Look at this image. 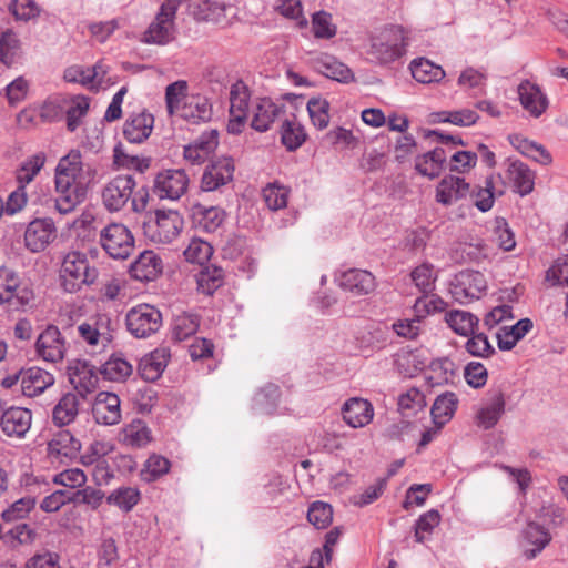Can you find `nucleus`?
Masks as SVG:
<instances>
[{"label":"nucleus","instance_id":"obj_55","mask_svg":"<svg viewBox=\"0 0 568 568\" xmlns=\"http://www.w3.org/2000/svg\"><path fill=\"white\" fill-rule=\"evenodd\" d=\"M465 344V349L471 356L487 358L495 354V348L489 343L485 333H478L477 329L468 336Z\"/></svg>","mask_w":568,"mask_h":568},{"label":"nucleus","instance_id":"obj_39","mask_svg":"<svg viewBox=\"0 0 568 568\" xmlns=\"http://www.w3.org/2000/svg\"><path fill=\"white\" fill-rule=\"evenodd\" d=\"M458 399L455 393L446 392L435 399L430 414L434 424L440 428L448 423L455 414Z\"/></svg>","mask_w":568,"mask_h":568},{"label":"nucleus","instance_id":"obj_27","mask_svg":"<svg viewBox=\"0 0 568 568\" xmlns=\"http://www.w3.org/2000/svg\"><path fill=\"white\" fill-rule=\"evenodd\" d=\"M343 419L353 428L364 427L369 424L374 416L372 404L363 398H349L342 408Z\"/></svg>","mask_w":568,"mask_h":568},{"label":"nucleus","instance_id":"obj_20","mask_svg":"<svg viewBox=\"0 0 568 568\" xmlns=\"http://www.w3.org/2000/svg\"><path fill=\"white\" fill-rule=\"evenodd\" d=\"M32 413L23 407H10L0 418L2 432L9 437H23L31 427Z\"/></svg>","mask_w":568,"mask_h":568},{"label":"nucleus","instance_id":"obj_19","mask_svg":"<svg viewBox=\"0 0 568 568\" xmlns=\"http://www.w3.org/2000/svg\"><path fill=\"white\" fill-rule=\"evenodd\" d=\"M163 272L162 258L152 250L140 253L138 258L130 266V274L140 282L156 280Z\"/></svg>","mask_w":568,"mask_h":568},{"label":"nucleus","instance_id":"obj_45","mask_svg":"<svg viewBox=\"0 0 568 568\" xmlns=\"http://www.w3.org/2000/svg\"><path fill=\"white\" fill-rule=\"evenodd\" d=\"M223 281L224 271L215 265L204 266L196 276L199 290L206 295H212L222 286Z\"/></svg>","mask_w":568,"mask_h":568},{"label":"nucleus","instance_id":"obj_5","mask_svg":"<svg viewBox=\"0 0 568 568\" xmlns=\"http://www.w3.org/2000/svg\"><path fill=\"white\" fill-rule=\"evenodd\" d=\"M179 6V0H165L154 20L144 31L142 41L148 44H168L173 39L174 20Z\"/></svg>","mask_w":568,"mask_h":568},{"label":"nucleus","instance_id":"obj_9","mask_svg":"<svg viewBox=\"0 0 568 568\" xmlns=\"http://www.w3.org/2000/svg\"><path fill=\"white\" fill-rule=\"evenodd\" d=\"M235 171L231 156H216L210 160L201 178V190L213 192L233 181Z\"/></svg>","mask_w":568,"mask_h":568},{"label":"nucleus","instance_id":"obj_23","mask_svg":"<svg viewBox=\"0 0 568 568\" xmlns=\"http://www.w3.org/2000/svg\"><path fill=\"white\" fill-rule=\"evenodd\" d=\"M219 145V133L210 130L202 133L191 144L184 146V159L192 164H200L214 153Z\"/></svg>","mask_w":568,"mask_h":568},{"label":"nucleus","instance_id":"obj_6","mask_svg":"<svg viewBox=\"0 0 568 568\" xmlns=\"http://www.w3.org/2000/svg\"><path fill=\"white\" fill-rule=\"evenodd\" d=\"M125 324L135 338H148L162 326V314L153 305L139 304L128 311Z\"/></svg>","mask_w":568,"mask_h":568},{"label":"nucleus","instance_id":"obj_8","mask_svg":"<svg viewBox=\"0 0 568 568\" xmlns=\"http://www.w3.org/2000/svg\"><path fill=\"white\" fill-rule=\"evenodd\" d=\"M189 176L182 169L159 172L153 181V193L161 200H179L189 187Z\"/></svg>","mask_w":568,"mask_h":568},{"label":"nucleus","instance_id":"obj_30","mask_svg":"<svg viewBox=\"0 0 568 568\" xmlns=\"http://www.w3.org/2000/svg\"><path fill=\"white\" fill-rule=\"evenodd\" d=\"M521 535L524 547L527 545L534 546V548H525L524 550L527 560L536 558L551 540L549 531L535 521H529Z\"/></svg>","mask_w":568,"mask_h":568},{"label":"nucleus","instance_id":"obj_36","mask_svg":"<svg viewBox=\"0 0 568 568\" xmlns=\"http://www.w3.org/2000/svg\"><path fill=\"white\" fill-rule=\"evenodd\" d=\"M412 77L420 83L429 84L442 81L445 77L444 69L426 58H416L409 63Z\"/></svg>","mask_w":568,"mask_h":568},{"label":"nucleus","instance_id":"obj_43","mask_svg":"<svg viewBox=\"0 0 568 568\" xmlns=\"http://www.w3.org/2000/svg\"><path fill=\"white\" fill-rule=\"evenodd\" d=\"M448 326L460 336H469L478 328L479 320L467 311L455 310L446 314Z\"/></svg>","mask_w":568,"mask_h":568},{"label":"nucleus","instance_id":"obj_25","mask_svg":"<svg viewBox=\"0 0 568 568\" xmlns=\"http://www.w3.org/2000/svg\"><path fill=\"white\" fill-rule=\"evenodd\" d=\"M506 176L511 182L514 192L520 196H526L534 191L535 174L520 160L507 159Z\"/></svg>","mask_w":568,"mask_h":568},{"label":"nucleus","instance_id":"obj_42","mask_svg":"<svg viewBox=\"0 0 568 568\" xmlns=\"http://www.w3.org/2000/svg\"><path fill=\"white\" fill-rule=\"evenodd\" d=\"M100 374L104 379L112 382H123L133 372V366L129 363L123 354H113L100 368Z\"/></svg>","mask_w":568,"mask_h":568},{"label":"nucleus","instance_id":"obj_18","mask_svg":"<svg viewBox=\"0 0 568 568\" xmlns=\"http://www.w3.org/2000/svg\"><path fill=\"white\" fill-rule=\"evenodd\" d=\"M517 93L519 95L521 106L530 114V116L537 119L546 112L549 105V100L538 84L532 83L529 80H524L519 83Z\"/></svg>","mask_w":568,"mask_h":568},{"label":"nucleus","instance_id":"obj_49","mask_svg":"<svg viewBox=\"0 0 568 568\" xmlns=\"http://www.w3.org/2000/svg\"><path fill=\"white\" fill-rule=\"evenodd\" d=\"M200 327V316L197 314L184 313L174 320L172 335L178 342H182L195 334Z\"/></svg>","mask_w":568,"mask_h":568},{"label":"nucleus","instance_id":"obj_13","mask_svg":"<svg viewBox=\"0 0 568 568\" xmlns=\"http://www.w3.org/2000/svg\"><path fill=\"white\" fill-rule=\"evenodd\" d=\"M248 98L247 88L242 82L232 85L230 92V120L227 124V131L232 134L242 132V128L247 119Z\"/></svg>","mask_w":568,"mask_h":568},{"label":"nucleus","instance_id":"obj_11","mask_svg":"<svg viewBox=\"0 0 568 568\" xmlns=\"http://www.w3.org/2000/svg\"><path fill=\"white\" fill-rule=\"evenodd\" d=\"M136 182L130 174L113 178L102 191V200L111 212L120 211L130 200Z\"/></svg>","mask_w":568,"mask_h":568},{"label":"nucleus","instance_id":"obj_48","mask_svg":"<svg viewBox=\"0 0 568 568\" xmlns=\"http://www.w3.org/2000/svg\"><path fill=\"white\" fill-rule=\"evenodd\" d=\"M113 163L119 168L134 169L143 173L151 164L150 158H140L138 155L128 154L123 145L118 143L113 149Z\"/></svg>","mask_w":568,"mask_h":568},{"label":"nucleus","instance_id":"obj_32","mask_svg":"<svg viewBox=\"0 0 568 568\" xmlns=\"http://www.w3.org/2000/svg\"><path fill=\"white\" fill-rule=\"evenodd\" d=\"M505 412V398L501 390L497 389L490 393L488 403L483 406L476 415L478 426L489 429L493 428Z\"/></svg>","mask_w":568,"mask_h":568},{"label":"nucleus","instance_id":"obj_41","mask_svg":"<svg viewBox=\"0 0 568 568\" xmlns=\"http://www.w3.org/2000/svg\"><path fill=\"white\" fill-rule=\"evenodd\" d=\"M121 443L131 448L145 447L151 442V430L141 419H135L121 432Z\"/></svg>","mask_w":568,"mask_h":568},{"label":"nucleus","instance_id":"obj_50","mask_svg":"<svg viewBox=\"0 0 568 568\" xmlns=\"http://www.w3.org/2000/svg\"><path fill=\"white\" fill-rule=\"evenodd\" d=\"M329 102L321 97L311 98L307 102V112L313 125L320 130L329 123Z\"/></svg>","mask_w":568,"mask_h":568},{"label":"nucleus","instance_id":"obj_1","mask_svg":"<svg viewBox=\"0 0 568 568\" xmlns=\"http://www.w3.org/2000/svg\"><path fill=\"white\" fill-rule=\"evenodd\" d=\"M92 169L82 162L79 150H71L62 156L55 168V190L60 194L54 207L61 214H68L80 204L85 195V185Z\"/></svg>","mask_w":568,"mask_h":568},{"label":"nucleus","instance_id":"obj_47","mask_svg":"<svg viewBox=\"0 0 568 568\" xmlns=\"http://www.w3.org/2000/svg\"><path fill=\"white\" fill-rule=\"evenodd\" d=\"M306 140L304 128L295 120H284L281 128V141L288 151L297 150Z\"/></svg>","mask_w":568,"mask_h":568},{"label":"nucleus","instance_id":"obj_61","mask_svg":"<svg viewBox=\"0 0 568 568\" xmlns=\"http://www.w3.org/2000/svg\"><path fill=\"white\" fill-rule=\"evenodd\" d=\"M495 184H494V176H487L485 180V186L478 187L476 191L474 190L471 192V196L475 197V206L481 211L487 212L489 211L495 202Z\"/></svg>","mask_w":568,"mask_h":568},{"label":"nucleus","instance_id":"obj_62","mask_svg":"<svg viewBox=\"0 0 568 568\" xmlns=\"http://www.w3.org/2000/svg\"><path fill=\"white\" fill-rule=\"evenodd\" d=\"M89 99L85 97H77L67 110V128L70 132H74L81 122V119L89 110Z\"/></svg>","mask_w":568,"mask_h":568},{"label":"nucleus","instance_id":"obj_15","mask_svg":"<svg viewBox=\"0 0 568 568\" xmlns=\"http://www.w3.org/2000/svg\"><path fill=\"white\" fill-rule=\"evenodd\" d=\"M98 373L100 372L97 367L85 359H75L68 367L70 383L82 397L97 388L99 383Z\"/></svg>","mask_w":568,"mask_h":568},{"label":"nucleus","instance_id":"obj_54","mask_svg":"<svg viewBox=\"0 0 568 568\" xmlns=\"http://www.w3.org/2000/svg\"><path fill=\"white\" fill-rule=\"evenodd\" d=\"M308 521L317 529L326 528L333 520V508L324 501H314L308 507Z\"/></svg>","mask_w":568,"mask_h":568},{"label":"nucleus","instance_id":"obj_34","mask_svg":"<svg viewBox=\"0 0 568 568\" xmlns=\"http://www.w3.org/2000/svg\"><path fill=\"white\" fill-rule=\"evenodd\" d=\"M534 327L530 318H521L515 325L501 327L497 334V345L500 351L513 349L518 341L524 338Z\"/></svg>","mask_w":568,"mask_h":568},{"label":"nucleus","instance_id":"obj_26","mask_svg":"<svg viewBox=\"0 0 568 568\" xmlns=\"http://www.w3.org/2000/svg\"><path fill=\"white\" fill-rule=\"evenodd\" d=\"M285 111L283 103H275L270 98L258 100L254 109L251 126L258 132H266L271 129L272 123L278 119Z\"/></svg>","mask_w":568,"mask_h":568},{"label":"nucleus","instance_id":"obj_35","mask_svg":"<svg viewBox=\"0 0 568 568\" xmlns=\"http://www.w3.org/2000/svg\"><path fill=\"white\" fill-rule=\"evenodd\" d=\"M510 144L524 156L529 158L542 165H549L552 162L551 154L544 145L530 141L520 134H511L508 136Z\"/></svg>","mask_w":568,"mask_h":568},{"label":"nucleus","instance_id":"obj_60","mask_svg":"<svg viewBox=\"0 0 568 568\" xmlns=\"http://www.w3.org/2000/svg\"><path fill=\"white\" fill-rule=\"evenodd\" d=\"M170 462L159 455L150 456L144 465L141 473L143 480L151 483L166 474L170 469Z\"/></svg>","mask_w":568,"mask_h":568},{"label":"nucleus","instance_id":"obj_37","mask_svg":"<svg viewBox=\"0 0 568 568\" xmlns=\"http://www.w3.org/2000/svg\"><path fill=\"white\" fill-rule=\"evenodd\" d=\"M79 397L75 393L64 394L52 410V420L55 426L70 425L79 414Z\"/></svg>","mask_w":568,"mask_h":568},{"label":"nucleus","instance_id":"obj_40","mask_svg":"<svg viewBox=\"0 0 568 568\" xmlns=\"http://www.w3.org/2000/svg\"><path fill=\"white\" fill-rule=\"evenodd\" d=\"M81 449V442L70 430H61L48 444L50 455L75 457Z\"/></svg>","mask_w":568,"mask_h":568},{"label":"nucleus","instance_id":"obj_59","mask_svg":"<svg viewBox=\"0 0 568 568\" xmlns=\"http://www.w3.org/2000/svg\"><path fill=\"white\" fill-rule=\"evenodd\" d=\"M440 523V514L436 509H430L420 515L415 524V539L417 542H424L426 535H430Z\"/></svg>","mask_w":568,"mask_h":568},{"label":"nucleus","instance_id":"obj_44","mask_svg":"<svg viewBox=\"0 0 568 568\" xmlns=\"http://www.w3.org/2000/svg\"><path fill=\"white\" fill-rule=\"evenodd\" d=\"M318 70L325 77L342 83L354 81L353 71L346 64L331 55H326L318 61Z\"/></svg>","mask_w":568,"mask_h":568},{"label":"nucleus","instance_id":"obj_22","mask_svg":"<svg viewBox=\"0 0 568 568\" xmlns=\"http://www.w3.org/2000/svg\"><path fill=\"white\" fill-rule=\"evenodd\" d=\"M92 415L98 424L111 426L121 419L120 398L116 394L102 392L92 406Z\"/></svg>","mask_w":568,"mask_h":568},{"label":"nucleus","instance_id":"obj_52","mask_svg":"<svg viewBox=\"0 0 568 568\" xmlns=\"http://www.w3.org/2000/svg\"><path fill=\"white\" fill-rule=\"evenodd\" d=\"M183 254L187 262L203 266L210 261L213 254V246L209 242L195 237L190 241Z\"/></svg>","mask_w":568,"mask_h":568},{"label":"nucleus","instance_id":"obj_51","mask_svg":"<svg viewBox=\"0 0 568 568\" xmlns=\"http://www.w3.org/2000/svg\"><path fill=\"white\" fill-rule=\"evenodd\" d=\"M45 163V154L39 152L28 160H26L17 172V181L26 187L27 184L33 181L34 176L41 171Z\"/></svg>","mask_w":568,"mask_h":568},{"label":"nucleus","instance_id":"obj_63","mask_svg":"<svg viewBox=\"0 0 568 568\" xmlns=\"http://www.w3.org/2000/svg\"><path fill=\"white\" fill-rule=\"evenodd\" d=\"M447 304L446 302L440 298L439 296L432 294V295H424L416 300L414 305V311L416 314V317H425L426 315H429L432 313L442 312L446 308Z\"/></svg>","mask_w":568,"mask_h":568},{"label":"nucleus","instance_id":"obj_16","mask_svg":"<svg viewBox=\"0 0 568 568\" xmlns=\"http://www.w3.org/2000/svg\"><path fill=\"white\" fill-rule=\"evenodd\" d=\"M55 226L51 219H36L24 232V244L33 253L42 252L54 237Z\"/></svg>","mask_w":568,"mask_h":568},{"label":"nucleus","instance_id":"obj_56","mask_svg":"<svg viewBox=\"0 0 568 568\" xmlns=\"http://www.w3.org/2000/svg\"><path fill=\"white\" fill-rule=\"evenodd\" d=\"M36 498L31 496L22 497L12 503L7 509L1 513L4 521L11 523L23 519L36 507Z\"/></svg>","mask_w":568,"mask_h":568},{"label":"nucleus","instance_id":"obj_2","mask_svg":"<svg viewBox=\"0 0 568 568\" xmlns=\"http://www.w3.org/2000/svg\"><path fill=\"white\" fill-rule=\"evenodd\" d=\"M408 44V32L404 27L397 24L386 27L369 37L366 51L368 61L378 67L389 68L404 58Z\"/></svg>","mask_w":568,"mask_h":568},{"label":"nucleus","instance_id":"obj_21","mask_svg":"<svg viewBox=\"0 0 568 568\" xmlns=\"http://www.w3.org/2000/svg\"><path fill=\"white\" fill-rule=\"evenodd\" d=\"M338 285L353 295L362 296L372 293L376 287V282L371 272L351 268L341 274Z\"/></svg>","mask_w":568,"mask_h":568},{"label":"nucleus","instance_id":"obj_33","mask_svg":"<svg viewBox=\"0 0 568 568\" xmlns=\"http://www.w3.org/2000/svg\"><path fill=\"white\" fill-rule=\"evenodd\" d=\"M212 114V104L203 95H192L181 106V116L191 123L207 122Z\"/></svg>","mask_w":568,"mask_h":568},{"label":"nucleus","instance_id":"obj_12","mask_svg":"<svg viewBox=\"0 0 568 568\" xmlns=\"http://www.w3.org/2000/svg\"><path fill=\"white\" fill-rule=\"evenodd\" d=\"M486 290L484 275L477 271H463L456 275L450 293L459 303L478 300Z\"/></svg>","mask_w":568,"mask_h":568},{"label":"nucleus","instance_id":"obj_58","mask_svg":"<svg viewBox=\"0 0 568 568\" xmlns=\"http://www.w3.org/2000/svg\"><path fill=\"white\" fill-rule=\"evenodd\" d=\"M429 371L436 384L448 383L453 379L456 371L455 363L448 357L435 358L429 363Z\"/></svg>","mask_w":568,"mask_h":568},{"label":"nucleus","instance_id":"obj_4","mask_svg":"<svg viewBox=\"0 0 568 568\" xmlns=\"http://www.w3.org/2000/svg\"><path fill=\"white\" fill-rule=\"evenodd\" d=\"M183 227L178 211L156 210L154 219L143 223L144 235L152 242L168 244L174 241Z\"/></svg>","mask_w":568,"mask_h":568},{"label":"nucleus","instance_id":"obj_53","mask_svg":"<svg viewBox=\"0 0 568 568\" xmlns=\"http://www.w3.org/2000/svg\"><path fill=\"white\" fill-rule=\"evenodd\" d=\"M20 50V40L12 30H7L0 37V61L10 67L14 63Z\"/></svg>","mask_w":568,"mask_h":568},{"label":"nucleus","instance_id":"obj_29","mask_svg":"<svg viewBox=\"0 0 568 568\" xmlns=\"http://www.w3.org/2000/svg\"><path fill=\"white\" fill-rule=\"evenodd\" d=\"M469 184L465 179L454 175H447L438 183L436 187V201L443 205H452L458 200L465 197L469 192Z\"/></svg>","mask_w":568,"mask_h":568},{"label":"nucleus","instance_id":"obj_24","mask_svg":"<svg viewBox=\"0 0 568 568\" xmlns=\"http://www.w3.org/2000/svg\"><path fill=\"white\" fill-rule=\"evenodd\" d=\"M21 389L23 395L36 397L54 384V376L48 371L33 366L21 369Z\"/></svg>","mask_w":568,"mask_h":568},{"label":"nucleus","instance_id":"obj_57","mask_svg":"<svg viewBox=\"0 0 568 568\" xmlns=\"http://www.w3.org/2000/svg\"><path fill=\"white\" fill-rule=\"evenodd\" d=\"M263 199L272 211L284 209L287 205L288 190L283 185L270 183L263 189Z\"/></svg>","mask_w":568,"mask_h":568},{"label":"nucleus","instance_id":"obj_7","mask_svg":"<svg viewBox=\"0 0 568 568\" xmlns=\"http://www.w3.org/2000/svg\"><path fill=\"white\" fill-rule=\"evenodd\" d=\"M100 244L114 260L128 258L134 250V237L122 223H111L100 231Z\"/></svg>","mask_w":568,"mask_h":568},{"label":"nucleus","instance_id":"obj_10","mask_svg":"<svg viewBox=\"0 0 568 568\" xmlns=\"http://www.w3.org/2000/svg\"><path fill=\"white\" fill-rule=\"evenodd\" d=\"M32 298V291L21 284L18 273L9 267L0 266V303L26 306Z\"/></svg>","mask_w":568,"mask_h":568},{"label":"nucleus","instance_id":"obj_17","mask_svg":"<svg viewBox=\"0 0 568 568\" xmlns=\"http://www.w3.org/2000/svg\"><path fill=\"white\" fill-rule=\"evenodd\" d=\"M153 114L143 110L139 113H132L125 119L122 133L129 143L141 144L149 139L153 131Z\"/></svg>","mask_w":568,"mask_h":568},{"label":"nucleus","instance_id":"obj_64","mask_svg":"<svg viewBox=\"0 0 568 568\" xmlns=\"http://www.w3.org/2000/svg\"><path fill=\"white\" fill-rule=\"evenodd\" d=\"M315 38L331 39L336 34V27L332 23V16L325 11H318L312 18Z\"/></svg>","mask_w":568,"mask_h":568},{"label":"nucleus","instance_id":"obj_46","mask_svg":"<svg viewBox=\"0 0 568 568\" xmlns=\"http://www.w3.org/2000/svg\"><path fill=\"white\" fill-rule=\"evenodd\" d=\"M140 499L141 494L138 488L123 486L114 489L106 497V503L129 513L138 505Z\"/></svg>","mask_w":568,"mask_h":568},{"label":"nucleus","instance_id":"obj_3","mask_svg":"<svg viewBox=\"0 0 568 568\" xmlns=\"http://www.w3.org/2000/svg\"><path fill=\"white\" fill-rule=\"evenodd\" d=\"M62 286L65 292L74 293L83 285H91L98 278V270L90 265L85 253L71 251L65 254L61 265Z\"/></svg>","mask_w":568,"mask_h":568},{"label":"nucleus","instance_id":"obj_28","mask_svg":"<svg viewBox=\"0 0 568 568\" xmlns=\"http://www.w3.org/2000/svg\"><path fill=\"white\" fill-rule=\"evenodd\" d=\"M170 359V351L168 348H156L150 354L143 356L138 366L141 378L145 382H155L163 374Z\"/></svg>","mask_w":568,"mask_h":568},{"label":"nucleus","instance_id":"obj_38","mask_svg":"<svg viewBox=\"0 0 568 568\" xmlns=\"http://www.w3.org/2000/svg\"><path fill=\"white\" fill-rule=\"evenodd\" d=\"M192 212L197 227L207 233L215 232L222 225L225 217L224 210L217 206L206 207L197 204L193 206Z\"/></svg>","mask_w":568,"mask_h":568},{"label":"nucleus","instance_id":"obj_31","mask_svg":"<svg viewBox=\"0 0 568 568\" xmlns=\"http://www.w3.org/2000/svg\"><path fill=\"white\" fill-rule=\"evenodd\" d=\"M110 318L101 316L94 322H84L78 326L80 337L91 346L105 347L112 339L110 333Z\"/></svg>","mask_w":568,"mask_h":568},{"label":"nucleus","instance_id":"obj_14","mask_svg":"<svg viewBox=\"0 0 568 568\" xmlns=\"http://www.w3.org/2000/svg\"><path fill=\"white\" fill-rule=\"evenodd\" d=\"M37 353L44 361L57 363L63 359L65 353V342L59 328L49 325L38 337Z\"/></svg>","mask_w":568,"mask_h":568}]
</instances>
